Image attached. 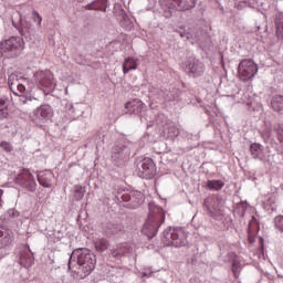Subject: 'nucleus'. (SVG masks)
I'll list each match as a JSON object with an SVG mask.
<instances>
[{"label":"nucleus","instance_id":"1","mask_svg":"<svg viewBox=\"0 0 283 283\" xmlns=\"http://www.w3.org/2000/svg\"><path fill=\"white\" fill-rule=\"evenodd\" d=\"M163 222H165V210L154 203H150L148 218L144 224L143 233H145L147 238H156L158 229Z\"/></svg>","mask_w":283,"mask_h":283},{"label":"nucleus","instance_id":"2","mask_svg":"<svg viewBox=\"0 0 283 283\" xmlns=\"http://www.w3.org/2000/svg\"><path fill=\"white\" fill-rule=\"evenodd\" d=\"M77 258V272H76V277L78 280H85L87 275L96 269V255L92 253L90 250L84 249V250H77L74 254Z\"/></svg>","mask_w":283,"mask_h":283},{"label":"nucleus","instance_id":"3","mask_svg":"<svg viewBox=\"0 0 283 283\" xmlns=\"http://www.w3.org/2000/svg\"><path fill=\"white\" fill-rule=\"evenodd\" d=\"M33 82L39 90H42L44 94L54 92L56 87V80H54V73L50 70L38 71L33 74Z\"/></svg>","mask_w":283,"mask_h":283},{"label":"nucleus","instance_id":"4","mask_svg":"<svg viewBox=\"0 0 283 283\" xmlns=\"http://www.w3.org/2000/svg\"><path fill=\"white\" fill-rule=\"evenodd\" d=\"M25 45L21 36H11L8 40L0 42V54H17V52H21Z\"/></svg>","mask_w":283,"mask_h":283},{"label":"nucleus","instance_id":"5","mask_svg":"<svg viewBox=\"0 0 283 283\" xmlns=\"http://www.w3.org/2000/svg\"><path fill=\"white\" fill-rule=\"evenodd\" d=\"M258 74V64L253 60H242L239 64L240 81H251Z\"/></svg>","mask_w":283,"mask_h":283},{"label":"nucleus","instance_id":"6","mask_svg":"<svg viewBox=\"0 0 283 283\" xmlns=\"http://www.w3.org/2000/svg\"><path fill=\"white\" fill-rule=\"evenodd\" d=\"M17 184L27 191H36V180L34 179V175L30 172L28 169H23L22 172L17 177Z\"/></svg>","mask_w":283,"mask_h":283},{"label":"nucleus","instance_id":"7","mask_svg":"<svg viewBox=\"0 0 283 283\" xmlns=\"http://www.w3.org/2000/svg\"><path fill=\"white\" fill-rule=\"evenodd\" d=\"M25 83H28V78L21 75H17L14 73L9 75L8 85L15 96H19V94H25Z\"/></svg>","mask_w":283,"mask_h":283},{"label":"nucleus","instance_id":"8","mask_svg":"<svg viewBox=\"0 0 283 283\" xmlns=\"http://www.w3.org/2000/svg\"><path fill=\"white\" fill-rule=\"evenodd\" d=\"M156 176V164L151 158H144L139 168V178L151 180Z\"/></svg>","mask_w":283,"mask_h":283},{"label":"nucleus","instance_id":"9","mask_svg":"<svg viewBox=\"0 0 283 283\" xmlns=\"http://www.w3.org/2000/svg\"><path fill=\"white\" fill-rule=\"evenodd\" d=\"M168 240H171L172 247L180 249V247H187V233L182 229H171L168 233Z\"/></svg>","mask_w":283,"mask_h":283},{"label":"nucleus","instance_id":"10","mask_svg":"<svg viewBox=\"0 0 283 283\" xmlns=\"http://www.w3.org/2000/svg\"><path fill=\"white\" fill-rule=\"evenodd\" d=\"M164 6L169 8V10H191L196 8V0H164Z\"/></svg>","mask_w":283,"mask_h":283},{"label":"nucleus","instance_id":"11","mask_svg":"<svg viewBox=\"0 0 283 283\" xmlns=\"http://www.w3.org/2000/svg\"><path fill=\"white\" fill-rule=\"evenodd\" d=\"M33 115L35 122L48 123L54 116V111L51 105L43 104L33 112Z\"/></svg>","mask_w":283,"mask_h":283},{"label":"nucleus","instance_id":"12","mask_svg":"<svg viewBox=\"0 0 283 283\" xmlns=\"http://www.w3.org/2000/svg\"><path fill=\"white\" fill-rule=\"evenodd\" d=\"M203 207H206L208 214L211 218H216V216H220L222 211V206L220 205V199L218 197L211 196L205 199Z\"/></svg>","mask_w":283,"mask_h":283},{"label":"nucleus","instance_id":"13","mask_svg":"<svg viewBox=\"0 0 283 283\" xmlns=\"http://www.w3.org/2000/svg\"><path fill=\"white\" fill-rule=\"evenodd\" d=\"M125 108L130 112V114H143V109H145V103L140 99H133L132 102H127L125 104Z\"/></svg>","mask_w":283,"mask_h":283},{"label":"nucleus","instance_id":"14","mask_svg":"<svg viewBox=\"0 0 283 283\" xmlns=\"http://www.w3.org/2000/svg\"><path fill=\"white\" fill-rule=\"evenodd\" d=\"M250 151L252 158H254L255 160H266V155L264 154V148H262V145L252 144L250 146Z\"/></svg>","mask_w":283,"mask_h":283},{"label":"nucleus","instance_id":"15","mask_svg":"<svg viewBox=\"0 0 283 283\" xmlns=\"http://www.w3.org/2000/svg\"><path fill=\"white\" fill-rule=\"evenodd\" d=\"M138 69V59L128 56L125 59L123 63V72L124 74H127L128 72H132V70Z\"/></svg>","mask_w":283,"mask_h":283},{"label":"nucleus","instance_id":"16","mask_svg":"<svg viewBox=\"0 0 283 283\" xmlns=\"http://www.w3.org/2000/svg\"><path fill=\"white\" fill-rule=\"evenodd\" d=\"M189 70L195 76H202V74H205V64L198 60H193V62L189 64Z\"/></svg>","mask_w":283,"mask_h":283},{"label":"nucleus","instance_id":"17","mask_svg":"<svg viewBox=\"0 0 283 283\" xmlns=\"http://www.w3.org/2000/svg\"><path fill=\"white\" fill-rule=\"evenodd\" d=\"M52 172H42L38 176V181L41 185V187L50 189V187H52Z\"/></svg>","mask_w":283,"mask_h":283},{"label":"nucleus","instance_id":"18","mask_svg":"<svg viewBox=\"0 0 283 283\" xmlns=\"http://www.w3.org/2000/svg\"><path fill=\"white\" fill-rule=\"evenodd\" d=\"M274 25H275L277 39L283 40V13L276 14L274 20Z\"/></svg>","mask_w":283,"mask_h":283},{"label":"nucleus","instance_id":"19","mask_svg":"<svg viewBox=\"0 0 283 283\" xmlns=\"http://www.w3.org/2000/svg\"><path fill=\"white\" fill-rule=\"evenodd\" d=\"M12 244V235L9 233H3V230H0V249H6Z\"/></svg>","mask_w":283,"mask_h":283},{"label":"nucleus","instance_id":"20","mask_svg":"<svg viewBox=\"0 0 283 283\" xmlns=\"http://www.w3.org/2000/svg\"><path fill=\"white\" fill-rule=\"evenodd\" d=\"M207 187L211 191H220V189H222V187H224V181H222V180H208Z\"/></svg>","mask_w":283,"mask_h":283},{"label":"nucleus","instance_id":"21","mask_svg":"<svg viewBox=\"0 0 283 283\" xmlns=\"http://www.w3.org/2000/svg\"><path fill=\"white\" fill-rule=\"evenodd\" d=\"M94 244L96 251H99V253H103V251H107V249L109 248V241H107L106 239H97Z\"/></svg>","mask_w":283,"mask_h":283},{"label":"nucleus","instance_id":"22","mask_svg":"<svg viewBox=\"0 0 283 283\" xmlns=\"http://www.w3.org/2000/svg\"><path fill=\"white\" fill-rule=\"evenodd\" d=\"M271 105L274 112H283V96L273 97Z\"/></svg>","mask_w":283,"mask_h":283},{"label":"nucleus","instance_id":"23","mask_svg":"<svg viewBox=\"0 0 283 283\" xmlns=\"http://www.w3.org/2000/svg\"><path fill=\"white\" fill-rule=\"evenodd\" d=\"M85 196V188L81 185L74 186V198L75 200H83Z\"/></svg>","mask_w":283,"mask_h":283},{"label":"nucleus","instance_id":"24","mask_svg":"<svg viewBox=\"0 0 283 283\" xmlns=\"http://www.w3.org/2000/svg\"><path fill=\"white\" fill-rule=\"evenodd\" d=\"M114 154H117L118 158H122V160H123V158H129V148L123 147V148H120V150L115 148Z\"/></svg>","mask_w":283,"mask_h":283},{"label":"nucleus","instance_id":"25","mask_svg":"<svg viewBox=\"0 0 283 283\" xmlns=\"http://www.w3.org/2000/svg\"><path fill=\"white\" fill-rule=\"evenodd\" d=\"M0 116L1 118H8V105L4 99H0Z\"/></svg>","mask_w":283,"mask_h":283},{"label":"nucleus","instance_id":"26","mask_svg":"<svg viewBox=\"0 0 283 283\" xmlns=\"http://www.w3.org/2000/svg\"><path fill=\"white\" fill-rule=\"evenodd\" d=\"M168 136L170 137V138H177V136H180V129H178V127H176V126H170L169 128H168Z\"/></svg>","mask_w":283,"mask_h":283},{"label":"nucleus","instance_id":"27","mask_svg":"<svg viewBox=\"0 0 283 283\" xmlns=\"http://www.w3.org/2000/svg\"><path fill=\"white\" fill-rule=\"evenodd\" d=\"M276 130V138L281 145L282 154H283V127L279 126L275 128Z\"/></svg>","mask_w":283,"mask_h":283},{"label":"nucleus","instance_id":"28","mask_svg":"<svg viewBox=\"0 0 283 283\" xmlns=\"http://www.w3.org/2000/svg\"><path fill=\"white\" fill-rule=\"evenodd\" d=\"M0 147L1 149H3V151H7V154H10V151H12V144L8 142L0 143Z\"/></svg>","mask_w":283,"mask_h":283},{"label":"nucleus","instance_id":"29","mask_svg":"<svg viewBox=\"0 0 283 283\" xmlns=\"http://www.w3.org/2000/svg\"><path fill=\"white\" fill-rule=\"evenodd\" d=\"M32 19H33L34 23H38V25L41 27L43 18H41V14H39V12L33 11Z\"/></svg>","mask_w":283,"mask_h":283},{"label":"nucleus","instance_id":"30","mask_svg":"<svg viewBox=\"0 0 283 283\" xmlns=\"http://www.w3.org/2000/svg\"><path fill=\"white\" fill-rule=\"evenodd\" d=\"M232 272L234 277H238V268L235 266V262L232 263Z\"/></svg>","mask_w":283,"mask_h":283},{"label":"nucleus","instance_id":"31","mask_svg":"<svg viewBox=\"0 0 283 283\" xmlns=\"http://www.w3.org/2000/svg\"><path fill=\"white\" fill-rule=\"evenodd\" d=\"M24 266H32V258H29L24 263Z\"/></svg>","mask_w":283,"mask_h":283},{"label":"nucleus","instance_id":"32","mask_svg":"<svg viewBox=\"0 0 283 283\" xmlns=\"http://www.w3.org/2000/svg\"><path fill=\"white\" fill-rule=\"evenodd\" d=\"M122 199L127 202V200H129V195H123V196H122Z\"/></svg>","mask_w":283,"mask_h":283},{"label":"nucleus","instance_id":"33","mask_svg":"<svg viewBox=\"0 0 283 283\" xmlns=\"http://www.w3.org/2000/svg\"><path fill=\"white\" fill-rule=\"evenodd\" d=\"M3 196V190L0 189V207H1V198Z\"/></svg>","mask_w":283,"mask_h":283},{"label":"nucleus","instance_id":"34","mask_svg":"<svg viewBox=\"0 0 283 283\" xmlns=\"http://www.w3.org/2000/svg\"><path fill=\"white\" fill-rule=\"evenodd\" d=\"M69 269H72V261L69 262Z\"/></svg>","mask_w":283,"mask_h":283},{"label":"nucleus","instance_id":"35","mask_svg":"<svg viewBox=\"0 0 283 283\" xmlns=\"http://www.w3.org/2000/svg\"><path fill=\"white\" fill-rule=\"evenodd\" d=\"M113 255H114V258H116L118 255V253L114 252Z\"/></svg>","mask_w":283,"mask_h":283},{"label":"nucleus","instance_id":"36","mask_svg":"<svg viewBox=\"0 0 283 283\" xmlns=\"http://www.w3.org/2000/svg\"><path fill=\"white\" fill-rule=\"evenodd\" d=\"M21 263H23V259H21Z\"/></svg>","mask_w":283,"mask_h":283}]
</instances>
